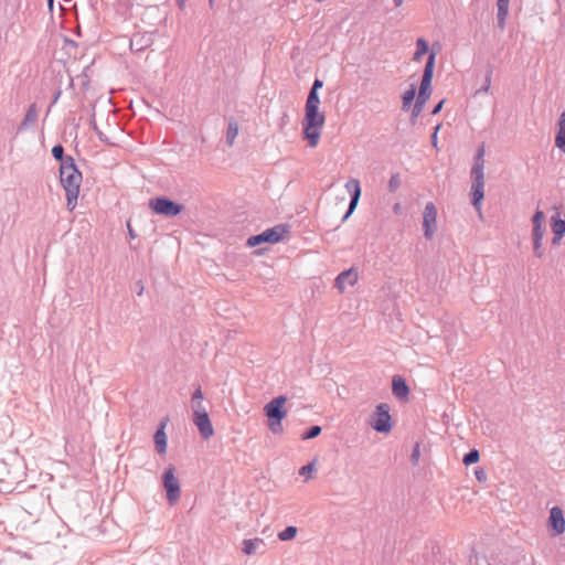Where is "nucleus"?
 I'll return each mask as SVG.
<instances>
[{
  "label": "nucleus",
  "instance_id": "4c0bfd02",
  "mask_svg": "<svg viewBox=\"0 0 565 565\" xmlns=\"http://www.w3.org/2000/svg\"><path fill=\"white\" fill-rule=\"evenodd\" d=\"M288 122H289V116L287 113H284L278 122L279 129L282 130L285 128V126L288 125Z\"/></svg>",
  "mask_w": 565,
  "mask_h": 565
},
{
  "label": "nucleus",
  "instance_id": "bb28decb",
  "mask_svg": "<svg viewBox=\"0 0 565 565\" xmlns=\"http://www.w3.org/2000/svg\"><path fill=\"white\" fill-rule=\"evenodd\" d=\"M480 458V454L477 449H471L469 452H467L463 458H462V462L466 465V466H470L472 463H476L478 462Z\"/></svg>",
  "mask_w": 565,
  "mask_h": 565
},
{
  "label": "nucleus",
  "instance_id": "9b49d317",
  "mask_svg": "<svg viewBox=\"0 0 565 565\" xmlns=\"http://www.w3.org/2000/svg\"><path fill=\"white\" fill-rule=\"evenodd\" d=\"M345 188L348 189V191L351 192V200L349 203L348 211L344 214V216L342 217V221H345L353 213V211L355 210V207L359 203V199L361 195V188H360L359 180H356V179L349 180L345 183Z\"/></svg>",
  "mask_w": 565,
  "mask_h": 565
},
{
  "label": "nucleus",
  "instance_id": "4468645a",
  "mask_svg": "<svg viewBox=\"0 0 565 565\" xmlns=\"http://www.w3.org/2000/svg\"><path fill=\"white\" fill-rule=\"evenodd\" d=\"M193 424L198 427L202 438L207 439L214 434L212 423L209 417V413L193 416Z\"/></svg>",
  "mask_w": 565,
  "mask_h": 565
},
{
  "label": "nucleus",
  "instance_id": "c03bdc74",
  "mask_svg": "<svg viewBox=\"0 0 565 565\" xmlns=\"http://www.w3.org/2000/svg\"><path fill=\"white\" fill-rule=\"evenodd\" d=\"M562 238H563V236H558V235L554 234V237L552 238V244L557 245Z\"/></svg>",
  "mask_w": 565,
  "mask_h": 565
},
{
  "label": "nucleus",
  "instance_id": "7ed1b4c3",
  "mask_svg": "<svg viewBox=\"0 0 565 565\" xmlns=\"http://www.w3.org/2000/svg\"><path fill=\"white\" fill-rule=\"evenodd\" d=\"M483 157H484V147L481 146L477 151V154L475 157V163L471 169L472 183H471V190H470L471 203L478 212L481 211V201L484 198V172H483L484 161H483Z\"/></svg>",
  "mask_w": 565,
  "mask_h": 565
},
{
  "label": "nucleus",
  "instance_id": "4be33fe9",
  "mask_svg": "<svg viewBox=\"0 0 565 565\" xmlns=\"http://www.w3.org/2000/svg\"><path fill=\"white\" fill-rule=\"evenodd\" d=\"M238 135V125L236 121L231 120L228 122L227 131H226V143L228 146H233L235 138Z\"/></svg>",
  "mask_w": 565,
  "mask_h": 565
},
{
  "label": "nucleus",
  "instance_id": "f8f14e48",
  "mask_svg": "<svg viewBox=\"0 0 565 565\" xmlns=\"http://www.w3.org/2000/svg\"><path fill=\"white\" fill-rule=\"evenodd\" d=\"M359 275L354 268H350L340 273L335 278V288L343 292L348 286H354L358 281Z\"/></svg>",
  "mask_w": 565,
  "mask_h": 565
},
{
  "label": "nucleus",
  "instance_id": "473e14b6",
  "mask_svg": "<svg viewBox=\"0 0 565 565\" xmlns=\"http://www.w3.org/2000/svg\"><path fill=\"white\" fill-rule=\"evenodd\" d=\"M542 245H543V241H533V250H534L535 256L539 258H542L544 255Z\"/></svg>",
  "mask_w": 565,
  "mask_h": 565
},
{
  "label": "nucleus",
  "instance_id": "c85d7f7f",
  "mask_svg": "<svg viewBox=\"0 0 565 565\" xmlns=\"http://www.w3.org/2000/svg\"><path fill=\"white\" fill-rule=\"evenodd\" d=\"M52 156L61 163L66 161V157L64 156V148L62 145H56L52 148Z\"/></svg>",
  "mask_w": 565,
  "mask_h": 565
},
{
  "label": "nucleus",
  "instance_id": "72a5a7b5",
  "mask_svg": "<svg viewBox=\"0 0 565 565\" xmlns=\"http://www.w3.org/2000/svg\"><path fill=\"white\" fill-rule=\"evenodd\" d=\"M419 457H420L419 444H415L412 455H411V460H412L413 465L418 463Z\"/></svg>",
  "mask_w": 565,
  "mask_h": 565
},
{
  "label": "nucleus",
  "instance_id": "a19ab883",
  "mask_svg": "<svg viewBox=\"0 0 565 565\" xmlns=\"http://www.w3.org/2000/svg\"><path fill=\"white\" fill-rule=\"evenodd\" d=\"M444 103H445V100H444V99H443V100H440V102H439V103H438V104L433 108V110H431V115H437V114L441 110V108H443V106H444Z\"/></svg>",
  "mask_w": 565,
  "mask_h": 565
},
{
  "label": "nucleus",
  "instance_id": "ea45409f",
  "mask_svg": "<svg viewBox=\"0 0 565 565\" xmlns=\"http://www.w3.org/2000/svg\"><path fill=\"white\" fill-rule=\"evenodd\" d=\"M557 127H558V129H565V111H563L559 115L558 121H557Z\"/></svg>",
  "mask_w": 565,
  "mask_h": 565
},
{
  "label": "nucleus",
  "instance_id": "f3484780",
  "mask_svg": "<svg viewBox=\"0 0 565 565\" xmlns=\"http://www.w3.org/2000/svg\"><path fill=\"white\" fill-rule=\"evenodd\" d=\"M265 546L263 539H246L242 542V552L246 555H255Z\"/></svg>",
  "mask_w": 565,
  "mask_h": 565
},
{
  "label": "nucleus",
  "instance_id": "2eb2a0df",
  "mask_svg": "<svg viewBox=\"0 0 565 565\" xmlns=\"http://www.w3.org/2000/svg\"><path fill=\"white\" fill-rule=\"evenodd\" d=\"M545 220V214L542 210H536L534 215L532 216V238L533 241H543L545 230L543 227V223Z\"/></svg>",
  "mask_w": 565,
  "mask_h": 565
},
{
  "label": "nucleus",
  "instance_id": "e433bc0d",
  "mask_svg": "<svg viewBox=\"0 0 565 565\" xmlns=\"http://www.w3.org/2000/svg\"><path fill=\"white\" fill-rule=\"evenodd\" d=\"M491 74H492V71H489L487 76H486V81H484V84L483 86L479 89V92H483V93H488L489 89H490V86H491Z\"/></svg>",
  "mask_w": 565,
  "mask_h": 565
},
{
  "label": "nucleus",
  "instance_id": "de8ad7c7",
  "mask_svg": "<svg viewBox=\"0 0 565 565\" xmlns=\"http://www.w3.org/2000/svg\"><path fill=\"white\" fill-rule=\"evenodd\" d=\"M393 1H394L395 7H401L404 2V0H393Z\"/></svg>",
  "mask_w": 565,
  "mask_h": 565
},
{
  "label": "nucleus",
  "instance_id": "f704fd0d",
  "mask_svg": "<svg viewBox=\"0 0 565 565\" xmlns=\"http://www.w3.org/2000/svg\"><path fill=\"white\" fill-rule=\"evenodd\" d=\"M411 391H393L394 395L401 402H407Z\"/></svg>",
  "mask_w": 565,
  "mask_h": 565
},
{
  "label": "nucleus",
  "instance_id": "20e7f679",
  "mask_svg": "<svg viewBox=\"0 0 565 565\" xmlns=\"http://www.w3.org/2000/svg\"><path fill=\"white\" fill-rule=\"evenodd\" d=\"M435 58L436 53L430 52L427 62L424 67V73L419 86V92L415 102V105L412 110V120L415 121V119L422 114L423 108L428 100L430 93H431V79L434 76V67H435Z\"/></svg>",
  "mask_w": 565,
  "mask_h": 565
},
{
  "label": "nucleus",
  "instance_id": "a211bd4d",
  "mask_svg": "<svg viewBox=\"0 0 565 565\" xmlns=\"http://www.w3.org/2000/svg\"><path fill=\"white\" fill-rule=\"evenodd\" d=\"M191 408L193 412V416H199L200 414L207 413V406L204 403V396L202 391H194L191 398Z\"/></svg>",
  "mask_w": 565,
  "mask_h": 565
},
{
  "label": "nucleus",
  "instance_id": "dca6fc26",
  "mask_svg": "<svg viewBox=\"0 0 565 565\" xmlns=\"http://www.w3.org/2000/svg\"><path fill=\"white\" fill-rule=\"evenodd\" d=\"M38 116H39V114H38L36 105L31 104L28 107L24 118H23L22 122L20 124L18 130L23 131L31 127H34L38 121Z\"/></svg>",
  "mask_w": 565,
  "mask_h": 565
},
{
  "label": "nucleus",
  "instance_id": "7c9ffc66",
  "mask_svg": "<svg viewBox=\"0 0 565 565\" xmlns=\"http://www.w3.org/2000/svg\"><path fill=\"white\" fill-rule=\"evenodd\" d=\"M391 388H409L405 379L402 375H395L392 380Z\"/></svg>",
  "mask_w": 565,
  "mask_h": 565
},
{
  "label": "nucleus",
  "instance_id": "58836bf2",
  "mask_svg": "<svg viewBox=\"0 0 565 565\" xmlns=\"http://www.w3.org/2000/svg\"><path fill=\"white\" fill-rule=\"evenodd\" d=\"M440 128V125H437L434 129V132L431 135V145L437 148V134H438V130Z\"/></svg>",
  "mask_w": 565,
  "mask_h": 565
},
{
  "label": "nucleus",
  "instance_id": "ddd939ff",
  "mask_svg": "<svg viewBox=\"0 0 565 565\" xmlns=\"http://www.w3.org/2000/svg\"><path fill=\"white\" fill-rule=\"evenodd\" d=\"M548 524L557 535L565 532V518L563 510L559 507H553L551 509Z\"/></svg>",
  "mask_w": 565,
  "mask_h": 565
},
{
  "label": "nucleus",
  "instance_id": "6e6552de",
  "mask_svg": "<svg viewBox=\"0 0 565 565\" xmlns=\"http://www.w3.org/2000/svg\"><path fill=\"white\" fill-rule=\"evenodd\" d=\"M149 207L153 210L159 215H164L168 217L177 216L181 213L183 206L179 203H175L174 201L164 198L159 196L151 199L149 201Z\"/></svg>",
  "mask_w": 565,
  "mask_h": 565
},
{
  "label": "nucleus",
  "instance_id": "39448f33",
  "mask_svg": "<svg viewBox=\"0 0 565 565\" xmlns=\"http://www.w3.org/2000/svg\"><path fill=\"white\" fill-rule=\"evenodd\" d=\"M286 396L279 395L265 405L264 412L268 418V427L274 434L282 431L281 420L286 417Z\"/></svg>",
  "mask_w": 565,
  "mask_h": 565
},
{
  "label": "nucleus",
  "instance_id": "aec40b11",
  "mask_svg": "<svg viewBox=\"0 0 565 565\" xmlns=\"http://www.w3.org/2000/svg\"><path fill=\"white\" fill-rule=\"evenodd\" d=\"M164 427L166 424L162 423L153 436L156 449L160 455H164L167 452V435L164 433Z\"/></svg>",
  "mask_w": 565,
  "mask_h": 565
},
{
  "label": "nucleus",
  "instance_id": "6ab92c4d",
  "mask_svg": "<svg viewBox=\"0 0 565 565\" xmlns=\"http://www.w3.org/2000/svg\"><path fill=\"white\" fill-rule=\"evenodd\" d=\"M509 6L510 0H497V7H498V13H497V20H498V28L500 30H504L507 18L509 15Z\"/></svg>",
  "mask_w": 565,
  "mask_h": 565
},
{
  "label": "nucleus",
  "instance_id": "8fccbe9b",
  "mask_svg": "<svg viewBox=\"0 0 565 565\" xmlns=\"http://www.w3.org/2000/svg\"><path fill=\"white\" fill-rule=\"evenodd\" d=\"M215 0H209L211 7H213Z\"/></svg>",
  "mask_w": 565,
  "mask_h": 565
},
{
  "label": "nucleus",
  "instance_id": "cd10ccee",
  "mask_svg": "<svg viewBox=\"0 0 565 565\" xmlns=\"http://www.w3.org/2000/svg\"><path fill=\"white\" fill-rule=\"evenodd\" d=\"M321 434V427L318 425H313L308 428L301 436L303 440L312 439L318 437Z\"/></svg>",
  "mask_w": 565,
  "mask_h": 565
},
{
  "label": "nucleus",
  "instance_id": "f257e3e1",
  "mask_svg": "<svg viewBox=\"0 0 565 565\" xmlns=\"http://www.w3.org/2000/svg\"><path fill=\"white\" fill-rule=\"evenodd\" d=\"M60 181L66 193V206L70 211H73L77 204L82 173L70 156H66V161L61 163Z\"/></svg>",
  "mask_w": 565,
  "mask_h": 565
},
{
  "label": "nucleus",
  "instance_id": "2f4dec72",
  "mask_svg": "<svg viewBox=\"0 0 565 565\" xmlns=\"http://www.w3.org/2000/svg\"><path fill=\"white\" fill-rule=\"evenodd\" d=\"M401 185V179L398 174H393L388 181L390 191H396Z\"/></svg>",
  "mask_w": 565,
  "mask_h": 565
},
{
  "label": "nucleus",
  "instance_id": "9d476101",
  "mask_svg": "<svg viewBox=\"0 0 565 565\" xmlns=\"http://www.w3.org/2000/svg\"><path fill=\"white\" fill-rule=\"evenodd\" d=\"M437 209L433 202L425 205L423 212V230L427 239L433 238L436 231Z\"/></svg>",
  "mask_w": 565,
  "mask_h": 565
},
{
  "label": "nucleus",
  "instance_id": "393cba45",
  "mask_svg": "<svg viewBox=\"0 0 565 565\" xmlns=\"http://www.w3.org/2000/svg\"><path fill=\"white\" fill-rule=\"evenodd\" d=\"M322 86H323V82L319 78H316L310 90H309L307 99L320 100L319 95H318V89L321 88Z\"/></svg>",
  "mask_w": 565,
  "mask_h": 565
},
{
  "label": "nucleus",
  "instance_id": "412c9836",
  "mask_svg": "<svg viewBox=\"0 0 565 565\" xmlns=\"http://www.w3.org/2000/svg\"><path fill=\"white\" fill-rule=\"evenodd\" d=\"M428 42L422 38L417 39L416 41V52L414 54V61H419L423 55L428 53Z\"/></svg>",
  "mask_w": 565,
  "mask_h": 565
},
{
  "label": "nucleus",
  "instance_id": "c756f323",
  "mask_svg": "<svg viewBox=\"0 0 565 565\" xmlns=\"http://www.w3.org/2000/svg\"><path fill=\"white\" fill-rule=\"evenodd\" d=\"M555 146L565 153V128L558 129L555 137Z\"/></svg>",
  "mask_w": 565,
  "mask_h": 565
},
{
  "label": "nucleus",
  "instance_id": "5701e85b",
  "mask_svg": "<svg viewBox=\"0 0 565 565\" xmlns=\"http://www.w3.org/2000/svg\"><path fill=\"white\" fill-rule=\"evenodd\" d=\"M415 95H416V87L415 85H411L409 89H407L403 96H402V100H403V106L402 108L404 110L408 109L409 106L412 105L414 98H415Z\"/></svg>",
  "mask_w": 565,
  "mask_h": 565
},
{
  "label": "nucleus",
  "instance_id": "79ce46f5",
  "mask_svg": "<svg viewBox=\"0 0 565 565\" xmlns=\"http://www.w3.org/2000/svg\"><path fill=\"white\" fill-rule=\"evenodd\" d=\"M61 94H62V92L60 89L54 94V98L47 109V113L51 110V107L58 100Z\"/></svg>",
  "mask_w": 565,
  "mask_h": 565
},
{
  "label": "nucleus",
  "instance_id": "b1692460",
  "mask_svg": "<svg viewBox=\"0 0 565 565\" xmlns=\"http://www.w3.org/2000/svg\"><path fill=\"white\" fill-rule=\"evenodd\" d=\"M551 227L553 231V234H556L558 236L565 235V220L552 217L551 220Z\"/></svg>",
  "mask_w": 565,
  "mask_h": 565
},
{
  "label": "nucleus",
  "instance_id": "49530a36",
  "mask_svg": "<svg viewBox=\"0 0 565 565\" xmlns=\"http://www.w3.org/2000/svg\"><path fill=\"white\" fill-rule=\"evenodd\" d=\"M476 477L478 480H482V478L484 477V472L483 471H476Z\"/></svg>",
  "mask_w": 565,
  "mask_h": 565
},
{
  "label": "nucleus",
  "instance_id": "423d86ee",
  "mask_svg": "<svg viewBox=\"0 0 565 565\" xmlns=\"http://www.w3.org/2000/svg\"><path fill=\"white\" fill-rule=\"evenodd\" d=\"M289 233L288 226L285 224L276 225L271 228L265 230L263 233L249 236L247 238V246L254 247L262 243L275 244L284 239V236Z\"/></svg>",
  "mask_w": 565,
  "mask_h": 565
},
{
  "label": "nucleus",
  "instance_id": "09e8293b",
  "mask_svg": "<svg viewBox=\"0 0 565 565\" xmlns=\"http://www.w3.org/2000/svg\"><path fill=\"white\" fill-rule=\"evenodd\" d=\"M54 0H47L49 8L52 10Z\"/></svg>",
  "mask_w": 565,
  "mask_h": 565
},
{
  "label": "nucleus",
  "instance_id": "0eeeda50",
  "mask_svg": "<svg viewBox=\"0 0 565 565\" xmlns=\"http://www.w3.org/2000/svg\"><path fill=\"white\" fill-rule=\"evenodd\" d=\"M390 409V405L386 403H381L376 406L370 420V425L375 431L388 433L392 429L393 424Z\"/></svg>",
  "mask_w": 565,
  "mask_h": 565
},
{
  "label": "nucleus",
  "instance_id": "37998d69",
  "mask_svg": "<svg viewBox=\"0 0 565 565\" xmlns=\"http://www.w3.org/2000/svg\"><path fill=\"white\" fill-rule=\"evenodd\" d=\"M127 228H128V233H129V236L130 238L135 239L137 237V234L136 232L132 230L131 225H130V222H127Z\"/></svg>",
  "mask_w": 565,
  "mask_h": 565
},
{
  "label": "nucleus",
  "instance_id": "f03ea898",
  "mask_svg": "<svg viewBox=\"0 0 565 565\" xmlns=\"http://www.w3.org/2000/svg\"><path fill=\"white\" fill-rule=\"evenodd\" d=\"M320 100L307 99L305 106V118L302 121L303 138L308 140L309 147L315 148L319 143L321 129L326 121L323 113L319 111Z\"/></svg>",
  "mask_w": 565,
  "mask_h": 565
},
{
  "label": "nucleus",
  "instance_id": "3c124183",
  "mask_svg": "<svg viewBox=\"0 0 565 565\" xmlns=\"http://www.w3.org/2000/svg\"><path fill=\"white\" fill-rule=\"evenodd\" d=\"M142 290H143V288L141 287L140 291L138 292L139 296L142 295Z\"/></svg>",
  "mask_w": 565,
  "mask_h": 565
},
{
  "label": "nucleus",
  "instance_id": "c9c22d12",
  "mask_svg": "<svg viewBox=\"0 0 565 565\" xmlns=\"http://www.w3.org/2000/svg\"><path fill=\"white\" fill-rule=\"evenodd\" d=\"M313 467H315L313 462H309V463L302 466L299 470V475L309 476L312 472Z\"/></svg>",
  "mask_w": 565,
  "mask_h": 565
},
{
  "label": "nucleus",
  "instance_id": "a18cd8bd",
  "mask_svg": "<svg viewBox=\"0 0 565 565\" xmlns=\"http://www.w3.org/2000/svg\"><path fill=\"white\" fill-rule=\"evenodd\" d=\"M177 4L181 10L185 8V0H177Z\"/></svg>",
  "mask_w": 565,
  "mask_h": 565
},
{
  "label": "nucleus",
  "instance_id": "1a4fd4ad",
  "mask_svg": "<svg viewBox=\"0 0 565 565\" xmlns=\"http://www.w3.org/2000/svg\"><path fill=\"white\" fill-rule=\"evenodd\" d=\"M162 484L167 492L169 503H175L181 495L180 483L174 476V467L169 466L162 475Z\"/></svg>",
  "mask_w": 565,
  "mask_h": 565
},
{
  "label": "nucleus",
  "instance_id": "a878e982",
  "mask_svg": "<svg viewBox=\"0 0 565 565\" xmlns=\"http://www.w3.org/2000/svg\"><path fill=\"white\" fill-rule=\"evenodd\" d=\"M296 534H297V527L289 525L285 530H282L281 532L278 533V539L280 541H289V540L294 539L296 536Z\"/></svg>",
  "mask_w": 565,
  "mask_h": 565
}]
</instances>
